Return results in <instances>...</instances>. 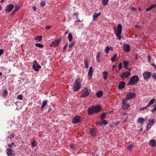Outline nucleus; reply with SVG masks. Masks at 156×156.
I'll return each mask as SVG.
<instances>
[{"instance_id": "obj_62", "label": "nucleus", "mask_w": 156, "mask_h": 156, "mask_svg": "<svg viewBox=\"0 0 156 156\" xmlns=\"http://www.w3.org/2000/svg\"><path fill=\"white\" fill-rule=\"evenodd\" d=\"M151 65L154 67V69L156 68V66L154 63L152 64Z\"/></svg>"}, {"instance_id": "obj_23", "label": "nucleus", "mask_w": 156, "mask_h": 156, "mask_svg": "<svg viewBox=\"0 0 156 156\" xmlns=\"http://www.w3.org/2000/svg\"><path fill=\"white\" fill-rule=\"evenodd\" d=\"M84 63L85 65V67L86 68H88L89 67L88 61L87 59H85L84 60Z\"/></svg>"}, {"instance_id": "obj_50", "label": "nucleus", "mask_w": 156, "mask_h": 156, "mask_svg": "<svg viewBox=\"0 0 156 156\" xmlns=\"http://www.w3.org/2000/svg\"><path fill=\"white\" fill-rule=\"evenodd\" d=\"M122 63H120L119 66V69L120 70L121 69L122 67Z\"/></svg>"}, {"instance_id": "obj_22", "label": "nucleus", "mask_w": 156, "mask_h": 156, "mask_svg": "<svg viewBox=\"0 0 156 156\" xmlns=\"http://www.w3.org/2000/svg\"><path fill=\"white\" fill-rule=\"evenodd\" d=\"M103 94V92L102 91H100L97 92L96 93V95L97 97L100 98Z\"/></svg>"}, {"instance_id": "obj_64", "label": "nucleus", "mask_w": 156, "mask_h": 156, "mask_svg": "<svg viewBox=\"0 0 156 156\" xmlns=\"http://www.w3.org/2000/svg\"><path fill=\"white\" fill-rule=\"evenodd\" d=\"M101 121H98L97 122V124L98 125V124H100L101 125Z\"/></svg>"}, {"instance_id": "obj_39", "label": "nucleus", "mask_w": 156, "mask_h": 156, "mask_svg": "<svg viewBox=\"0 0 156 156\" xmlns=\"http://www.w3.org/2000/svg\"><path fill=\"white\" fill-rule=\"evenodd\" d=\"M74 44V42H71V43H70L69 44V48H71L73 47V45Z\"/></svg>"}, {"instance_id": "obj_43", "label": "nucleus", "mask_w": 156, "mask_h": 156, "mask_svg": "<svg viewBox=\"0 0 156 156\" xmlns=\"http://www.w3.org/2000/svg\"><path fill=\"white\" fill-rule=\"evenodd\" d=\"M123 49L125 52L127 51V44H125L124 45Z\"/></svg>"}, {"instance_id": "obj_57", "label": "nucleus", "mask_w": 156, "mask_h": 156, "mask_svg": "<svg viewBox=\"0 0 156 156\" xmlns=\"http://www.w3.org/2000/svg\"><path fill=\"white\" fill-rule=\"evenodd\" d=\"M130 50L129 45L127 44V52H129Z\"/></svg>"}, {"instance_id": "obj_20", "label": "nucleus", "mask_w": 156, "mask_h": 156, "mask_svg": "<svg viewBox=\"0 0 156 156\" xmlns=\"http://www.w3.org/2000/svg\"><path fill=\"white\" fill-rule=\"evenodd\" d=\"M121 77L123 80L126 79L127 78V71L122 73L121 75Z\"/></svg>"}, {"instance_id": "obj_35", "label": "nucleus", "mask_w": 156, "mask_h": 156, "mask_svg": "<svg viewBox=\"0 0 156 156\" xmlns=\"http://www.w3.org/2000/svg\"><path fill=\"white\" fill-rule=\"evenodd\" d=\"M20 7L18 5H16L15 7V8L14 9V11L15 12H17L19 9Z\"/></svg>"}, {"instance_id": "obj_18", "label": "nucleus", "mask_w": 156, "mask_h": 156, "mask_svg": "<svg viewBox=\"0 0 156 156\" xmlns=\"http://www.w3.org/2000/svg\"><path fill=\"white\" fill-rule=\"evenodd\" d=\"M101 15V12H99L98 13H94L93 16V20L95 21L96 20V18L98 17V16H99Z\"/></svg>"}, {"instance_id": "obj_2", "label": "nucleus", "mask_w": 156, "mask_h": 156, "mask_svg": "<svg viewBox=\"0 0 156 156\" xmlns=\"http://www.w3.org/2000/svg\"><path fill=\"white\" fill-rule=\"evenodd\" d=\"M82 85L80 78H77L74 81L73 85V89L74 92H77L82 88Z\"/></svg>"}, {"instance_id": "obj_25", "label": "nucleus", "mask_w": 156, "mask_h": 156, "mask_svg": "<svg viewBox=\"0 0 156 156\" xmlns=\"http://www.w3.org/2000/svg\"><path fill=\"white\" fill-rule=\"evenodd\" d=\"M154 123V120L153 119H150L149 120V122L148 124L149 125H151V126H153Z\"/></svg>"}, {"instance_id": "obj_37", "label": "nucleus", "mask_w": 156, "mask_h": 156, "mask_svg": "<svg viewBox=\"0 0 156 156\" xmlns=\"http://www.w3.org/2000/svg\"><path fill=\"white\" fill-rule=\"evenodd\" d=\"M36 145V141L35 140L31 142V146L32 147H34Z\"/></svg>"}, {"instance_id": "obj_27", "label": "nucleus", "mask_w": 156, "mask_h": 156, "mask_svg": "<svg viewBox=\"0 0 156 156\" xmlns=\"http://www.w3.org/2000/svg\"><path fill=\"white\" fill-rule=\"evenodd\" d=\"M41 39L42 37L41 36H38L35 37V40L39 41H41ZM36 42H37V41H36Z\"/></svg>"}, {"instance_id": "obj_58", "label": "nucleus", "mask_w": 156, "mask_h": 156, "mask_svg": "<svg viewBox=\"0 0 156 156\" xmlns=\"http://www.w3.org/2000/svg\"><path fill=\"white\" fill-rule=\"evenodd\" d=\"M100 53H99V52H98V53L97 55L96 58H99V57H100Z\"/></svg>"}, {"instance_id": "obj_29", "label": "nucleus", "mask_w": 156, "mask_h": 156, "mask_svg": "<svg viewBox=\"0 0 156 156\" xmlns=\"http://www.w3.org/2000/svg\"><path fill=\"white\" fill-rule=\"evenodd\" d=\"M108 72L107 71H104L103 72V76L104 77V79L106 80L107 79V76L108 75Z\"/></svg>"}, {"instance_id": "obj_11", "label": "nucleus", "mask_w": 156, "mask_h": 156, "mask_svg": "<svg viewBox=\"0 0 156 156\" xmlns=\"http://www.w3.org/2000/svg\"><path fill=\"white\" fill-rule=\"evenodd\" d=\"M136 96V94L134 93L129 92L127 93V99H132Z\"/></svg>"}, {"instance_id": "obj_47", "label": "nucleus", "mask_w": 156, "mask_h": 156, "mask_svg": "<svg viewBox=\"0 0 156 156\" xmlns=\"http://www.w3.org/2000/svg\"><path fill=\"white\" fill-rule=\"evenodd\" d=\"M132 145H130L127 147V149L129 150H131L132 149Z\"/></svg>"}, {"instance_id": "obj_49", "label": "nucleus", "mask_w": 156, "mask_h": 156, "mask_svg": "<svg viewBox=\"0 0 156 156\" xmlns=\"http://www.w3.org/2000/svg\"><path fill=\"white\" fill-rule=\"evenodd\" d=\"M78 15H79V14H78V12H76L74 13V14H73L74 16H76V19H78Z\"/></svg>"}, {"instance_id": "obj_36", "label": "nucleus", "mask_w": 156, "mask_h": 156, "mask_svg": "<svg viewBox=\"0 0 156 156\" xmlns=\"http://www.w3.org/2000/svg\"><path fill=\"white\" fill-rule=\"evenodd\" d=\"M109 48L108 46H106L105 47V51L106 54H108L109 51Z\"/></svg>"}, {"instance_id": "obj_44", "label": "nucleus", "mask_w": 156, "mask_h": 156, "mask_svg": "<svg viewBox=\"0 0 156 156\" xmlns=\"http://www.w3.org/2000/svg\"><path fill=\"white\" fill-rule=\"evenodd\" d=\"M67 46L68 45L67 44H66L64 46L63 48V51L64 52H65L66 51V48H67Z\"/></svg>"}, {"instance_id": "obj_34", "label": "nucleus", "mask_w": 156, "mask_h": 156, "mask_svg": "<svg viewBox=\"0 0 156 156\" xmlns=\"http://www.w3.org/2000/svg\"><path fill=\"white\" fill-rule=\"evenodd\" d=\"M35 46L39 48H42L44 46V45L43 44H41L39 43H36L35 44Z\"/></svg>"}, {"instance_id": "obj_55", "label": "nucleus", "mask_w": 156, "mask_h": 156, "mask_svg": "<svg viewBox=\"0 0 156 156\" xmlns=\"http://www.w3.org/2000/svg\"><path fill=\"white\" fill-rule=\"evenodd\" d=\"M4 52V51L2 49H0V56Z\"/></svg>"}, {"instance_id": "obj_60", "label": "nucleus", "mask_w": 156, "mask_h": 156, "mask_svg": "<svg viewBox=\"0 0 156 156\" xmlns=\"http://www.w3.org/2000/svg\"><path fill=\"white\" fill-rule=\"evenodd\" d=\"M131 9L133 10V11H135L136 10V9H135V8H134V7H131Z\"/></svg>"}, {"instance_id": "obj_48", "label": "nucleus", "mask_w": 156, "mask_h": 156, "mask_svg": "<svg viewBox=\"0 0 156 156\" xmlns=\"http://www.w3.org/2000/svg\"><path fill=\"white\" fill-rule=\"evenodd\" d=\"M15 144V143L14 142H12L11 143V144H9L8 145V146L10 148H12V145H14Z\"/></svg>"}, {"instance_id": "obj_59", "label": "nucleus", "mask_w": 156, "mask_h": 156, "mask_svg": "<svg viewBox=\"0 0 156 156\" xmlns=\"http://www.w3.org/2000/svg\"><path fill=\"white\" fill-rule=\"evenodd\" d=\"M130 73L129 71H127V77L130 76Z\"/></svg>"}, {"instance_id": "obj_10", "label": "nucleus", "mask_w": 156, "mask_h": 156, "mask_svg": "<svg viewBox=\"0 0 156 156\" xmlns=\"http://www.w3.org/2000/svg\"><path fill=\"white\" fill-rule=\"evenodd\" d=\"M80 117L76 115L73 119L72 122L73 123H76L80 121Z\"/></svg>"}, {"instance_id": "obj_12", "label": "nucleus", "mask_w": 156, "mask_h": 156, "mask_svg": "<svg viewBox=\"0 0 156 156\" xmlns=\"http://www.w3.org/2000/svg\"><path fill=\"white\" fill-rule=\"evenodd\" d=\"M60 41V39L56 40L52 42L50 45L51 47H55L58 45Z\"/></svg>"}, {"instance_id": "obj_5", "label": "nucleus", "mask_w": 156, "mask_h": 156, "mask_svg": "<svg viewBox=\"0 0 156 156\" xmlns=\"http://www.w3.org/2000/svg\"><path fill=\"white\" fill-rule=\"evenodd\" d=\"M81 97H85L88 96L90 92L88 88L87 87L83 88L81 91Z\"/></svg>"}, {"instance_id": "obj_41", "label": "nucleus", "mask_w": 156, "mask_h": 156, "mask_svg": "<svg viewBox=\"0 0 156 156\" xmlns=\"http://www.w3.org/2000/svg\"><path fill=\"white\" fill-rule=\"evenodd\" d=\"M101 125L104 124V125H106L107 123V121L106 120H104L101 121Z\"/></svg>"}, {"instance_id": "obj_21", "label": "nucleus", "mask_w": 156, "mask_h": 156, "mask_svg": "<svg viewBox=\"0 0 156 156\" xmlns=\"http://www.w3.org/2000/svg\"><path fill=\"white\" fill-rule=\"evenodd\" d=\"M145 120L144 118L142 117H140L137 119V122L138 123H142Z\"/></svg>"}, {"instance_id": "obj_6", "label": "nucleus", "mask_w": 156, "mask_h": 156, "mask_svg": "<svg viewBox=\"0 0 156 156\" xmlns=\"http://www.w3.org/2000/svg\"><path fill=\"white\" fill-rule=\"evenodd\" d=\"M32 68L35 71H38L41 68V66L37 63L36 60H35L33 62Z\"/></svg>"}, {"instance_id": "obj_53", "label": "nucleus", "mask_w": 156, "mask_h": 156, "mask_svg": "<svg viewBox=\"0 0 156 156\" xmlns=\"http://www.w3.org/2000/svg\"><path fill=\"white\" fill-rule=\"evenodd\" d=\"M51 27V26H46L45 27V29L46 30H49Z\"/></svg>"}, {"instance_id": "obj_40", "label": "nucleus", "mask_w": 156, "mask_h": 156, "mask_svg": "<svg viewBox=\"0 0 156 156\" xmlns=\"http://www.w3.org/2000/svg\"><path fill=\"white\" fill-rule=\"evenodd\" d=\"M17 98L18 99H19L20 100H22L23 99L22 95L21 94L18 95L17 97Z\"/></svg>"}, {"instance_id": "obj_26", "label": "nucleus", "mask_w": 156, "mask_h": 156, "mask_svg": "<svg viewBox=\"0 0 156 156\" xmlns=\"http://www.w3.org/2000/svg\"><path fill=\"white\" fill-rule=\"evenodd\" d=\"M107 113H104L100 116V119L101 120H102L105 119Z\"/></svg>"}, {"instance_id": "obj_38", "label": "nucleus", "mask_w": 156, "mask_h": 156, "mask_svg": "<svg viewBox=\"0 0 156 156\" xmlns=\"http://www.w3.org/2000/svg\"><path fill=\"white\" fill-rule=\"evenodd\" d=\"M14 137V133H12L11 135L9 136L7 138L11 140L12 138H13Z\"/></svg>"}, {"instance_id": "obj_8", "label": "nucleus", "mask_w": 156, "mask_h": 156, "mask_svg": "<svg viewBox=\"0 0 156 156\" xmlns=\"http://www.w3.org/2000/svg\"><path fill=\"white\" fill-rule=\"evenodd\" d=\"M14 7V5L12 4H10L7 5L5 7V11L6 12H9L11 11Z\"/></svg>"}, {"instance_id": "obj_28", "label": "nucleus", "mask_w": 156, "mask_h": 156, "mask_svg": "<svg viewBox=\"0 0 156 156\" xmlns=\"http://www.w3.org/2000/svg\"><path fill=\"white\" fill-rule=\"evenodd\" d=\"M7 90L6 89H5L2 92V96L3 97H5L7 96Z\"/></svg>"}, {"instance_id": "obj_45", "label": "nucleus", "mask_w": 156, "mask_h": 156, "mask_svg": "<svg viewBox=\"0 0 156 156\" xmlns=\"http://www.w3.org/2000/svg\"><path fill=\"white\" fill-rule=\"evenodd\" d=\"M123 66L124 68H127V61H124L123 62Z\"/></svg>"}, {"instance_id": "obj_16", "label": "nucleus", "mask_w": 156, "mask_h": 156, "mask_svg": "<svg viewBox=\"0 0 156 156\" xmlns=\"http://www.w3.org/2000/svg\"><path fill=\"white\" fill-rule=\"evenodd\" d=\"M93 72V70L92 67L90 66L89 68V71L88 73V76L89 79H90L92 76V75Z\"/></svg>"}, {"instance_id": "obj_32", "label": "nucleus", "mask_w": 156, "mask_h": 156, "mask_svg": "<svg viewBox=\"0 0 156 156\" xmlns=\"http://www.w3.org/2000/svg\"><path fill=\"white\" fill-rule=\"evenodd\" d=\"M109 0H102L103 4L104 6H106L108 3Z\"/></svg>"}, {"instance_id": "obj_1", "label": "nucleus", "mask_w": 156, "mask_h": 156, "mask_svg": "<svg viewBox=\"0 0 156 156\" xmlns=\"http://www.w3.org/2000/svg\"><path fill=\"white\" fill-rule=\"evenodd\" d=\"M101 109V107L99 105L91 106L88 109V113L89 115L97 113L100 112Z\"/></svg>"}, {"instance_id": "obj_33", "label": "nucleus", "mask_w": 156, "mask_h": 156, "mask_svg": "<svg viewBox=\"0 0 156 156\" xmlns=\"http://www.w3.org/2000/svg\"><path fill=\"white\" fill-rule=\"evenodd\" d=\"M47 101L46 100L44 101L43 102V104L42 105L41 108L42 109L47 105Z\"/></svg>"}, {"instance_id": "obj_61", "label": "nucleus", "mask_w": 156, "mask_h": 156, "mask_svg": "<svg viewBox=\"0 0 156 156\" xmlns=\"http://www.w3.org/2000/svg\"><path fill=\"white\" fill-rule=\"evenodd\" d=\"M33 10H34V11H36V7L35 6H34L33 7Z\"/></svg>"}, {"instance_id": "obj_17", "label": "nucleus", "mask_w": 156, "mask_h": 156, "mask_svg": "<svg viewBox=\"0 0 156 156\" xmlns=\"http://www.w3.org/2000/svg\"><path fill=\"white\" fill-rule=\"evenodd\" d=\"M125 83L123 81L120 82L118 86V88L120 89L123 88L125 87Z\"/></svg>"}, {"instance_id": "obj_42", "label": "nucleus", "mask_w": 156, "mask_h": 156, "mask_svg": "<svg viewBox=\"0 0 156 156\" xmlns=\"http://www.w3.org/2000/svg\"><path fill=\"white\" fill-rule=\"evenodd\" d=\"M152 126H151V125L148 124L146 127V130L147 131H148L149 129H150L151 128V127Z\"/></svg>"}, {"instance_id": "obj_24", "label": "nucleus", "mask_w": 156, "mask_h": 156, "mask_svg": "<svg viewBox=\"0 0 156 156\" xmlns=\"http://www.w3.org/2000/svg\"><path fill=\"white\" fill-rule=\"evenodd\" d=\"M156 100L155 99H152L150 101L149 103V105L147 106V107H148L150 106L151 105L154 104L155 101Z\"/></svg>"}, {"instance_id": "obj_30", "label": "nucleus", "mask_w": 156, "mask_h": 156, "mask_svg": "<svg viewBox=\"0 0 156 156\" xmlns=\"http://www.w3.org/2000/svg\"><path fill=\"white\" fill-rule=\"evenodd\" d=\"M68 37L69 41H72L73 38L72 34L70 33L69 34Z\"/></svg>"}, {"instance_id": "obj_19", "label": "nucleus", "mask_w": 156, "mask_h": 156, "mask_svg": "<svg viewBox=\"0 0 156 156\" xmlns=\"http://www.w3.org/2000/svg\"><path fill=\"white\" fill-rule=\"evenodd\" d=\"M156 6V4H154V5H151L148 8H147L146 9V12H148V11L151 10L153 8L155 7Z\"/></svg>"}, {"instance_id": "obj_4", "label": "nucleus", "mask_w": 156, "mask_h": 156, "mask_svg": "<svg viewBox=\"0 0 156 156\" xmlns=\"http://www.w3.org/2000/svg\"><path fill=\"white\" fill-rule=\"evenodd\" d=\"M122 26L120 24H118L117 28L115 27H114V29L115 34L118 39L119 40H121V34L122 32Z\"/></svg>"}, {"instance_id": "obj_9", "label": "nucleus", "mask_w": 156, "mask_h": 156, "mask_svg": "<svg viewBox=\"0 0 156 156\" xmlns=\"http://www.w3.org/2000/svg\"><path fill=\"white\" fill-rule=\"evenodd\" d=\"M127 96L125 97V99H123L122 101V109L123 110H125L127 108Z\"/></svg>"}, {"instance_id": "obj_56", "label": "nucleus", "mask_w": 156, "mask_h": 156, "mask_svg": "<svg viewBox=\"0 0 156 156\" xmlns=\"http://www.w3.org/2000/svg\"><path fill=\"white\" fill-rule=\"evenodd\" d=\"M147 59L148 60V62H150V61L151 60V56L150 55H149L148 56Z\"/></svg>"}, {"instance_id": "obj_46", "label": "nucleus", "mask_w": 156, "mask_h": 156, "mask_svg": "<svg viewBox=\"0 0 156 156\" xmlns=\"http://www.w3.org/2000/svg\"><path fill=\"white\" fill-rule=\"evenodd\" d=\"M40 5L41 6L43 7L45 5V2L44 1L40 3Z\"/></svg>"}, {"instance_id": "obj_3", "label": "nucleus", "mask_w": 156, "mask_h": 156, "mask_svg": "<svg viewBox=\"0 0 156 156\" xmlns=\"http://www.w3.org/2000/svg\"><path fill=\"white\" fill-rule=\"evenodd\" d=\"M139 80V77L137 75H133L130 77L129 82L127 83L128 86H133L136 85Z\"/></svg>"}, {"instance_id": "obj_51", "label": "nucleus", "mask_w": 156, "mask_h": 156, "mask_svg": "<svg viewBox=\"0 0 156 156\" xmlns=\"http://www.w3.org/2000/svg\"><path fill=\"white\" fill-rule=\"evenodd\" d=\"M16 12L14 11V10L12 11V13H11L10 16H13L15 14Z\"/></svg>"}, {"instance_id": "obj_63", "label": "nucleus", "mask_w": 156, "mask_h": 156, "mask_svg": "<svg viewBox=\"0 0 156 156\" xmlns=\"http://www.w3.org/2000/svg\"><path fill=\"white\" fill-rule=\"evenodd\" d=\"M136 28L137 29H139L140 28V26H138V25H136L135 26Z\"/></svg>"}, {"instance_id": "obj_14", "label": "nucleus", "mask_w": 156, "mask_h": 156, "mask_svg": "<svg viewBox=\"0 0 156 156\" xmlns=\"http://www.w3.org/2000/svg\"><path fill=\"white\" fill-rule=\"evenodd\" d=\"M97 132V129L95 128L91 129L90 130V133L92 136H96V133Z\"/></svg>"}, {"instance_id": "obj_52", "label": "nucleus", "mask_w": 156, "mask_h": 156, "mask_svg": "<svg viewBox=\"0 0 156 156\" xmlns=\"http://www.w3.org/2000/svg\"><path fill=\"white\" fill-rule=\"evenodd\" d=\"M151 112H156V107H155L154 108L151 110Z\"/></svg>"}, {"instance_id": "obj_7", "label": "nucleus", "mask_w": 156, "mask_h": 156, "mask_svg": "<svg viewBox=\"0 0 156 156\" xmlns=\"http://www.w3.org/2000/svg\"><path fill=\"white\" fill-rule=\"evenodd\" d=\"M151 75V73L150 72L146 71L143 73L144 79L145 80L149 79Z\"/></svg>"}, {"instance_id": "obj_13", "label": "nucleus", "mask_w": 156, "mask_h": 156, "mask_svg": "<svg viewBox=\"0 0 156 156\" xmlns=\"http://www.w3.org/2000/svg\"><path fill=\"white\" fill-rule=\"evenodd\" d=\"M6 152L8 156H13L15 155V154L13 153L12 150L10 148L6 149Z\"/></svg>"}, {"instance_id": "obj_31", "label": "nucleus", "mask_w": 156, "mask_h": 156, "mask_svg": "<svg viewBox=\"0 0 156 156\" xmlns=\"http://www.w3.org/2000/svg\"><path fill=\"white\" fill-rule=\"evenodd\" d=\"M117 55L116 54H115L111 58V60L112 61L114 62L115 60L117 57Z\"/></svg>"}, {"instance_id": "obj_54", "label": "nucleus", "mask_w": 156, "mask_h": 156, "mask_svg": "<svg viewBox=\"0 0 156 156\" xmlns=\"http://www.w3.org/2000/svg\"><path fill=\"white\" fill-rule=\"evenodd\" d=\"M153 77H154L155 79L156 80V73H154L152 75Z\"/></svg>"}, {"instance_id": "obj_15", "label": "nucleus", "mask_w": 156, "mask_h": 156, "mask_svg": "<svg viewBox=\"0 0 156 156\" xmlns=\"http://www.w3.org/2000/svg\"><path fill=\"white\" fill-rule=\"evenodd\" d=\"M149 145L152 147H154L156 145V141L154 139L151 140L149 143Z\"/></svg>"}]
</instances>
